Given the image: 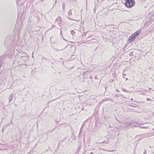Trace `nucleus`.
Wrapping results in <instances>:
<instances>
[{
	"mask_svg": "<svg viewBox=\"0 0 154 154\" xmlns=\"http://www.w3.org/2000/svg\"><path fill=\"white\" fill-rule=\"evenodd\" d=\"M134 4V1L133 0H127L125 5L127 7L131 8L133 7Z\"/></svg>",
	"mask_w": 154,
	"mask_h": 154,
	"instance_id": "obj_1",
	"label": "nucleus"
},
{
	"mask_svg": "<svg viewBox=\"0 0 154 154\" xmlns=\"http://www.w3.org/2000/svg\"><path fill=\"white\" fill-rule=\"evenodd\" d=\"M74 12H75V11L73 9H71L68 12V15L70 17L72 15L75 16V13Z\"/></svg>",
	"mask_w": 154,
	"mask_h": 154,
	"instance_id": "obj_2",
	"label": "nucleus"
},
{
	"mask_svg": "<svg viewBox=\"0 0 154 154\" xmlns=\"http://www.w3.org/2000/svg\"><path fill=\"white\" fill-rule=\"evenodd\" d=\"M135 36L134 34H133L131 36H130L128 40L130 42H132L135 38Z\"/></svg>",
	"mask_w": 154,
	"mask_h": 154,
	"instance_id": "obj_3",
	"label": "nucleus"
},
{
	"mask_svg": "<svg viewBox=\"0 0 154 154\" xmlns=\"http://www.w3.org/2000/svg\"><path fill=\"white\" fill-rule=\"evenodd\" d=\"M141 31L140 30H139L135 32L133 34L134 35L136 36H137L141 32Z\"/></svg>",
	"mask_w": 154,
	"mask_h": 154,
	"instance_id": "obj_4",
	"label": "nucleus"
},
{
	"mask_svg": "<svg viewBox=\"0 0 154 154\" xmlns=\"http://www.w3.org/2000/svg\"><path fill=\"white\" fill-rule=\"evenodd\" d=\"M10 97L9 98V103L13 99V95L12 94H11L9 95Z\"/></svg>",
	"mask_w": 154,
	"mask_h": 154,
	"instance_id": "obj_5",
	"label": "nucleus"
},
{
	"mask_svg": "<svg viewBox=\"0 0 154 154\" xmlns=\"http://www.w3.org/2000/svg\"><path fill=\"white\" fill-rule=\"evenodd\" d=\"M113 1H114L113 0H108V2H111L112 4V5L114 4V3H113Z\"/></svg>",
	"mask_w": 154,
	"mask_h": 154,
	"instance_id": "obj_6",
	"label": "nucleus"
},
{
	"mask_svg": "<svg viewBox=\"0 0 154 154\" xmlns=\"http://www.w3.org/2000/svg\"><path fill=\"white\" fill-rule=\"evenodd\" d=\"M75 32L73 30H72L71 31V34L72 35H73L75 34Z\"/></svg>",
	"mask_w": 154,
	"mask_h": 154,
	"instance_id": "obj_7",
	"label": "nucleus"
},
{
	"mask_svg": "<svg viewBox=\"0 0 154 154\" xmlns=\"http://www.w3.org/2000/svg\"><path fill=\"white\" fill-rule=\"evenodd\" d=\"M65 5H63V10H64L65 11Z\"/></svg>",
	"mask_w": 154,
	"mask_h": 154,
	"instance_id": "obj_8",
	"label": "nucleus"
},
{
	"mask_svg": "<svg viewBox=\"0 0 154 154\" xmlns=\"http://www.w3.org/2000/svg\"><path fill=\"white\" fill-rule=\"evenodd\" d=\"M68 19H69V20H75L73 19H72V18H69V17H68Z\"/></svg>",
	"mask_w": 154,
	"mask_h": 154,
	"instance_id": "obj_9",
	"label": "nucleus"
},
{
	"mask_svg": "<svg viewBox=\"0 0 154 154\" xmlns=\"http://www.w3.org/2000/svg\"><path fill=\"white\" fill-rule=\"evenodd\" d=\"M58 18H59L60 21L61 22L62 20L61 18H60V17H59Z\"/></svg>",
	"mask_w": 154,
	"mask_h": 154,
	"instance_id": "obj_10",
	"label": "nucleus"
},
{
	"mask_svg": "<svg viewBox=\"0 0 154 154\" xmlns=\"http://www.w3.org/2000/svg\"><path fill=\"white\" fill-rule=\"evenodd\" d=\"M126 75V74H123V76L124 78H125V76Z\"/></svg>",
	"mask_w": 154,
	"mask_h": 154,
	"instance_id": "obj_11",
	"label": "nucleus"
},
{
	"mask_svg": "<svg viewBox=\"0 0 154 154\" xmlns=\"http://www.w3.org/2000/svg\"><path fill=\"white\" fill-rule=\"evenodd\" d=\"M95 79H97V77L96 76L94 78Z\"/></svg>",
	"mask_w": 154,
	"mask_h": 154,
	"instance_id": "obj_12",
	"label": "nucleus"
},
{
	"mask_svg": "<svg viewBox=\"0 0 154 154\" xmlns=\"http://www.w3.org/2000/svg\"><path fill=\"white\" fill-rule=\"evenodd\" d=\"M151 100V99H147V100L148 101H149V100Z\"/></svg>",
	"mask_w": 154,
	"mask_h": 154,
	"instance_id": "obj_13",
	"label": "nucleus"
},
{
	"mask_svg": "<svg viewBox=\"0 0 154 154\" xmlns=\"http://www.w3.org/2000/svg\"><path fill=\"white\" fill-rule=\"evenodd\" d=\"M144 154H146V151H145L144 152Z\"/></svg>",
	"mask_w": 154,
	"mask_h": 154,
	"instance_id": "obj_14",
	"label": "nucleus"
},
{
	"mask_svg": "<svg viewBox=\"0 0 154 154\" xmlns=\"http://www.w3.org/2000/svg\"><path fill=\"white\" fill-rule=\"evenodd\" d=\"M128 78H126V80L127 81L128 80Z\"/></svg>",
	"mask_w": 154,
	"mask_h": 154,
	"instance_id": "obj_15",
	"label": "nucleus"
},
{
	"mask_svg": "<svg viewBox=\"0 0 154 154\" xmlns=\"http://www.w3.org/2000/svg\"><path fill=\"white\" fill-rule=\"evenodd\" d=\"M58 21V19H56V21Z\"/></svg>",
	"mask_w": 154,
	"mask_h": 154,
	"instance_id": "obj_16",
	"label": "nucleus"
},
{
	"mask_svg": "<svg viewBox=\"0 0 154 154\" xmlns=\"http://www.w3.org/2000/svg\"><path fill=\"white\" fill-rule=\"evenodd\" d=\"M58 21V19H56V21Z\"/></svg>",
	"mask_w": 154,
	"mask_h": 154,
	"instance_id": "obj_17",
	"label": "nucleus"
},
{
	"mask_svg": "<svg viewBox=\"0 0 154 154\" xmlns=\"http://www.w3.org/2000/svg\"><path fill=\"white\" fill-rule=\"evenodd\" d=\"M133 100V98H131V100Z\"/></svg>",
	"mask_w": 154,
	"mask_h": 154,
	"instance_id": "obj_18",
	"label": "nucleus"
},
{
	"mask_svg": "<svg viewBox=\"0 0 154 154\" xmlns=\"http://www.w3.org/2000/svg\"><path fill=\"white\" fill-rule=\"evenodd\" d=\"M90 78H92V76H91V77H90Z\"/></svg>",
	"mask_w": 154,
	"mask_h": 154,
	"instance_id": "obj_19",
	"label": "nucleus"
},
{
	"mask_svg": "<svg viewBox=\"0 0 154 154\" xmlns=\"http://www.w3.org/2000/svg\"><path fill=\"white\" fill-rule=\"evenodd\" d=\"M134 102H135V101H134Z\"/></svg>",
	"mask_w": 154,
	"mask_h": 154,
	"instance_id": "obj_20",
	"label": "nucleus"
}]
</instances>
